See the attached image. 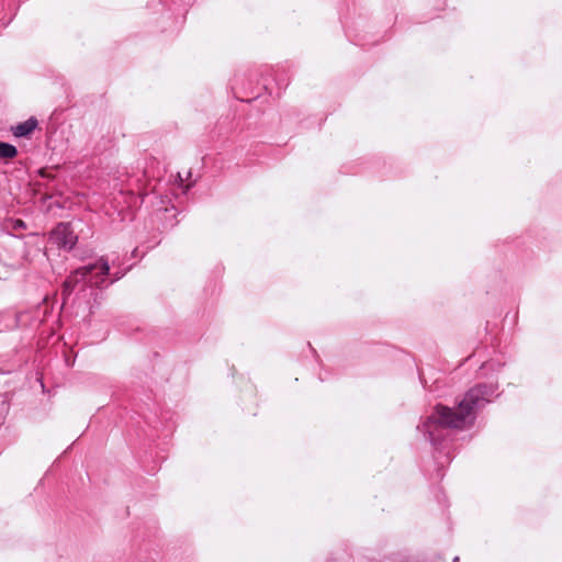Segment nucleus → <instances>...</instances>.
<instances>
[{
    "mask_svg": "<svg viewBox=\"0 0 562 562\" xmlns=\"http://www.w3.org/2000/svg\"><path fill=\"white\" fill-rule=\"evenodd\" d=\"M458 561H459V558H458V557H456V558H454V560H453V562H458Z\"/></svg>",
    "mask_w": 562,
    "mask_h": 562,
    "instance_id": "0eeeda50",
    "label": "nucleus"
},
{
    "mask_svg": "<svg viewBox=\"0 0 562 562\" xmlns=\"http://www.w3.org/2000/svg\"><path fill=\"white\" fill-rule=\"evenodd\" d=\"M109 265L105 260L100 259L98 262L77 269L64 282V293L70 294L76 284L80 281L86 282L90 286H102L109 274Z\"/></svg>",
    "mask_w": 562,
    "mask_h": 562,
    "instance_id": "f03ea898",
    "label": "nucleus"
},
{
    "mask_svg": "<svg viewBox=\"0 0 562 562\" xmlns=\"http://www.w3.org/2000/svg\"><path fill=\"white\" fill-rule=\"evenodd\" d=\"M15 227H24V223L20 220L15 222Z\"/></svg>",
    "mask_w": 562,
    "mask_h": 562,
    "instance_id": "423d86ee",
    "label": "nucleus"
},
{
    "mask_svg": "<svg viewBox=\"0 0 562 562\" xmlns=\"http://www.w3.org/2000/svg\"><path fill=\"white\" fill-rule=\"evenodd\" d=\"M53 238L56 243L65 248H71L76 243V236L70 231L67 224H58L52 233Z\"/></svg>",
    "mask_w": 562,
    "mask_h": 562,
    "instance_id": "7ed1b4c3",
    "label": "nucleus"
},
{
    "mask_svg": "<svg viewBox=\"0 0 562 562\" xmlns=\"http://www.w3.org/2000/svg\"><path fill=\"white\" fill-rule=\"evenodd\" d=\"M37 126V121L35 119H29L23 123L18 124L12 127L13 135L16 137H23L31 134Z\"/></svg>",
    "mask_w": 562,
    "mask_h": 562,
    "instance_id": "20e7f679",
    "label": "nucleus"
},
{
    "mask_svg": "<svg viewBox=\"0 0 562 562\" xmlns=\"http://www.w3.org/2000/svg\"><path fill=\"white\" fill-rule=\"evenodd\" d=\"M18 154L16 148L8 143L0 142V157L1 158H14Z\"/></svg>",
    "mask_w": 562,
    "mask_h": 562,
    "instance_id": "39448f33",
    "label": "nucleus"
},
{
    "mask_svg": "<svg viewBox=\"0 0 562 562\" xmlns=\"http://www.w3.org/2000/svg\"><path fill=\"white\" fill-rule=\"evenodd\" d=\"M491 393L485 385H476L464 395L457 411L438 405L429 422L442 427L463 428L472 422L474 411L490 401Z\"/></svg>",
    "mask_w": 562,
    "mask_h": 562,
    "instance_id": "f257e3e1",
    "label": "nucleus"
}]
</instances>
